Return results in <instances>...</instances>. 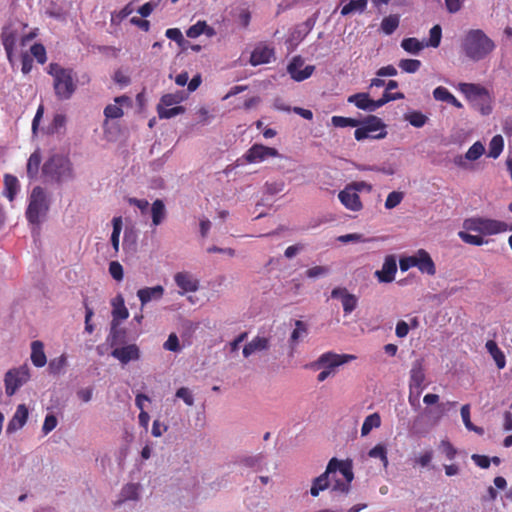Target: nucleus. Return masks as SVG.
I'll use <instances>...</instances> for the list:
<instances>
[{
    "mask_svg": "<svg viewBox=\"0 0 512 512\" xmlns=\"http://www.w3.org/2000/svg\"><path fill=\"white\" fill-rule=\"evenodd\" d=\"M47 72L53 78V89L57 99L59 101H67L71 98L77 89V81L73 69L52 62L48 65Z\"/></svg>",
    "mask_w": 512,
    "mask_h": 512,
    "instance_id": "obj_1",
    "label": "nucleus"
},
{
    "mask_svg": "<svg viewBox=\"0 0 512 512\" xmlns=\"http://www.w3.org/2000/svg\"><path fill=\"white\" fill-rule=\"evenodd\" d=\"M462 48L468 58L479 61L495 49V43L482 30L476 29L467 32Z\"/></svg>",
    "mask_w": 512,
    "mask_h": 512,
    "instance_id": "obj_2",
    "label": "nucleus"
},
{
    "mask_svg": "<svg viewBox=\"0 0 512 512\" xmlns=\"http://www.w3.org/2000/svg\"><path fill=\"white\" fill-rule=\"evenodd\" d=\"M42 173L52 178V180L57 183L69 181V179H72L74 176L69 158L60 155L51 156L42 165Z\"/></svg>",
    "mask_w": 512,
    "mask_h": 512,
    "instance_id": "obj_3",
    "label": "nucleus"
},
{
    "mask_svg": "<svg viewBox=\"0 0 512 512\" xmlns=\"http://www.w3.org/2000/svg\"><path fill=\"white\" fill-rule=\"evenodd\" d=\"M465 229L476 231L480 235L492 236L506 230H512L504 221L487 219L482 217H474L466 219L463 223Z\"/></svg>",
    "mask_w": 512,
    "mask_h": 512,
    "instance_id": "obj_4",
    "label": "nucleus"
},
{
    "mask_svg": "<svg viewBox=\"0 0 512 512\" xmlns=\"http://www.w3.org/2000/svg\"><path fill=\"white\" fill-rule=\"evenodd\" d=\"M354 138L357 141L364 140L366 138L383 139L387 133L384 130L385 126L382 120L376 115H368L359 126H355Z\"/></svg>",
    "mask_w": 512,
    "mask_h": 512,
    "instance_id": "obj_5",
    "label": "nucleus"
},
{
    "mask_svg": "<svg viewBox=\"0 0 512 512\" xmlns=\"http://www.w3.org/2000/svg\"><path fill=\"white\" fill-rule=\"evenodd\" d=\"M48 206L46 196L41 187H35L30 195L29 204L26 211V218L33 224L40 223V218L46 213Z\"/></svg>",
    "mask_w": 512,
    "mask_h": 512,
    "instance_id": "obj_6",
    "label": "nucleus"
},
{
    "mask_svg": "<svg viewBox=\"0 0 512 512\" xmlns=\"http://www.w3.org/2000/svg\"><path fill=\"white\" fill-rule=\"evenodd\" d=\"M353 359H355L353 354H323L317 361V365L324 368L317 377L318 381H325L329 375L334 373L336 367Z\"/></svg>",
    "mask_w": 512,
    "mask_h": 512,
    "instance_id": "obj_7",
    "label": "nucleus"
},
{
    "mask_svg": "<svg viewBox=\"0 0 512 512\" xmlns=\"http://www.w3.org/2000/svg\"><path fill=\"white\" fill-rule=\"evenodd\" d=\"M30 378L27 366H19L16 369L9 370L5 375L6 395L14 396L19 387L25 384Z\"/></svg>",
    "mask_w": 512,
    "mask_h": 512,
    "instance_id": "obj_8",
    "label": "nucleus"
},
{
    "mask_svg": "<svg viewBox=\"0 0 512 512\" xmlns=\"http://www.w3.org/2000/svg\"><path fill=\"white\" fill-rule=\"evenodd\" d=\"M108 342L112 352H139L135 344L128 343L126 330L120 328L119 325H111Z\"/></svg>",
    "mask_w": 512,
    "mask_h": 512,
    "instance_id": "obj_9",
    "label": "nucleus"
},
{
    "mask_svg": "<svg viewBox=\"0 0 512 512\" xmlns=\"http://www.w3.org/2000/svg\"><path fill=\"white\" fill-rule=\"evenodd\" d=\"M278 150L262 144H253L246 152L245 159L248 163H258L270 157H278Z\"/></svg>",
    "mask_w": 512,
    "mask_h": 512,
    "instance_id": "obj_10",
    "label": "nucleus"
},
{
    "mask_svg": "<svg viewBox=\"0 0 512 512\" xmlns=\"http://www.w3.org/2000/svg\"><path fill=\"white\" fill-rule=\"evenodd\" d=\"M335 463L336 461H329L322 475L313 480L312 486L310 488V493L312 496H318L321 491H324L330 486V476L333 472V466Z\"/></svg>",
    "mask_w": 512,
    "mask_h": 512,
    "instance_id": "obj_11",
    "label": "nucleus"
},
{
    "mask_svg": "<svg viewBox=\"0 0 512 512\" xmlns=\"http://www.w3.org/2000/svg\"><path fill=\"white\" fill-rule=\"evenodd\" d=\"M275 57V51L270 46L259 44L251 53L249 63L253 66L270 63Z\"/></svg>",
    "mask_w": 512,
    "mask_h": 512,
    "instance_id": "obj_12",
    "label": "nucleus"
},
{
    "mask_svg": "<svg viewBox=\"0 0 512 512\" xmlns=\"http://www.w3.org/2000/svg\"><path fill=\"white\" fill-rule=\"evenodd\" d=\"M397 273V262L394 255H388L384 259L382 269L376 271V277L380 282H392Z\"/></svg>",
    "mask_w": 512,
    "mask_h": 512,
    "instance_id": "obj_13",
    "label": "nucleus"
},
{
    "mask_svg": "<svg viewBox=\"0 0 512 512\" xmlns=\"http://www.w3.org/2000/svg\"><path fill=\"white\" fill-rule=\"evenodd\" d=\"M426 375L424 369V359H418L414 362L412 369L410 371V380H409V388L415 389L420 388L424 389Z\"/></svg>",
    "mask_w": 512,
    "mask_h": 512,
    "instance_id": "obj_14",
    "label": "nucleus"
},
{
    "mask_svg": "<svg viewBox=\"0 0 512 512\" xmlns=\"http://www.w3.org/2000/svg\"><path fill=\"white\" fill-rule=\"evenodd\" d=\"M174 281L177 287H180L181 295L198 290V280L188 272H178L174 275Z\"/></svg>",
    "mask_w": 512,
    "mask_h": 512,
    "instance_id": "obj_15",
    "label": "nucleus"
},
{
    "mask_svg": "<svg viewBox=\"0 0 512 512\" xmlns=\"http://www.w3.org/2000/svg\"><path fill=\"white\" fill-rule=\"evenodd\" d=\"M416 264L415 267L422 273H426L430 276L435 275L436 267L435 264L429 255L428 251L425 249H419L415 253Z\"/></svg>",
    "mask_w": 512,
    "mask_h": 512,
    "instance_id": "obj_16",
    "label": "nucleus"
},
{
    "mask_svg": "<svg viewBox=\"0 0 512 512\" xmlns=\"http://www.w3.org/2000/svg\"><path fill=\"white\" fill-rule=\"evenodd\" d=\"M338 197L341 203L350 211L358 212L363 207L359 195L349 187L340 191Z\"/></svg>",
    "mask_w": 512,
    "mask_h": 512,
    "instance_id": "obj_17",
    "label": "nucleus"
},
{
    "mask_svg": "<svg viewBox=\"0 0 512 512\" xmlns=\"http://www.w3.org/2000/svg\"><path fill=\"white\" fill-rule=\"evenodd\" d=\"M301 65L302 62L298 58H295L288 65V72L291 78L297 82H301L308 79L315 70V66L313 65H306L303 69H300Z\"/></svg>",
    "mask_w": 512,
    "mask_h": 512,
    "instance_id": "obj_18",
    "label": "nucleus"
},
{
    "mask_svg": "<svg viewBox=\"0 0 512 512\" xmlns=\"http://www.w3.org/2000/svg\"><path fill=\"white\" fill-rule=\"evenodd\" d=\"M329 461H336L331 475H336V472L339 471L343 476V480H345L343 488L345 490H351V482L354 478L351 462L338 460L337 458H332Z\"/></svg>",
    "mask_w": 512,
    "mask_h": 512,
    "instance_id": "obj_19",
    "label": "nucleus"
},
{
    "mask_svg": "<svg viewBox=\"0 0 512 512\" xmlns=\"http://www.w3.org/2000/svg\"><path fill=\"white\" fill-rule=\"evenodd\" d=\"M112 322L111 325H120L121 321L126 320L129 317V311L124 304V299L121 295H118L112 301Z\"/></svg>",
    "mask_w": 512,
    "mask_h": 512,
    "instance_id": "obj_20",
    "label": "nucleus"
},
{
    "mask_svg": "<svg viewBox=\"0 0 512 512\" xmlns=\"http://www.w3.org/2000/svg\"><path fill=\"white\" fill-rule=\"evenodd\" d=\"M28 418V409L24 404H20L16 408V412L7 426V432L12 433L22 428Z\"/></svg>",
    "mask_w": 512,
    "mask_h": 512,
    "instance_id": "obj_21",
    "label": "nucleus"
},
{
    "mask_svg": "<svg viewBox=\"0 0 512 512\" xmlns=\"http://www.w3.org/2000/svg\"><path fill=\"white\" fill-rule=\"evenodd\" d=\"M126 104L130 105L131 100L129 96L120 95L115 98V104H110L106 106L104 109V115L106 118L117 119L121 118L123 115V111L121 109V105Z\"/></svg>",
    "mask_w": 512,
    "mask_h": 512,
    "instance_id": "obj_22",
    "label": "nucleus"
},
{
    "mask_svg": "<svg viewBox=\"0 0 512 512\" xmlns=\"http://www.w3.org/2000/svg\"><path fill=\"white\" fill-rule=\"evenodd\" d=\"M165 290L160 284L157 286H152L151 288L140 289L137 292V296L141 301L142 306H145L148 302L152 300H160L163 298Z\"/></svg>",
    "mask_w": 512,
    "mask_h": 512,
    "instance_id": "obj_23",
    "label": "nucleus"
},
{
    "mask_svg": "<svg viewBox=\"0 0 512 512\" xmlns=\"http://www.w3.org/2000/svg\"><path fill=\"white\" fill-rule=\"evenodd\" d=\"M459 90L462 93H464L468 98H489L488 90L485 87L480 86L479 84L461 83L459 84Z\"/></svg>",
    "mask_w": 512,
    "mask_h": 512,
    "instance_id": "obj_24",
    "label": "nucleus"
},
{
    "mask_svg": "<svg viewBox=\"0 0 512 512\" xmlns=\"http://www.w3.org/2000/svg\"><path fill=\"white\" fill-rule=\"evenodd\" d=\"M348 103L355 105L358 109L372 112V98L366 92H359L348 97Z\"/></svg>",
    "mask_w": 512,
    "mask_h": 512,
    "instance_id": "obj_25",
    "label": "nucleus"
},
{
    "mask_svg": "<svg viewBox=\"0 0 512 512\" xmlns=\"http://www.w3.org/2000/svg\"><path fill=\"white\" fill-rule=\"evenodd\" d=\"M167 211L163 200L156 199L151 204V218L154 226L160 225L166 218Z\"/></svg>",
    "mask_w": 512,
    "mask_h": 512,
    "instance_id": "obj_26",
    "label": "nucleus"
},
{
    "mask_svg": "<svg viewBox=\"0 0 512 512\" xmlns=\"http://www.w3.org/2000/svg\"><path fill=\"white\" fill-rule=\"evenodd\" d=\"M1 37L7 58L10 62H12L17 44V33L13 31L3 32Z\"/></svg>",
    "mask_w": 512,
    "mask_h": 512,
    "instance_id": "obj_27",
    "label": "nucleus"
},
{
    "mask_svg": "<svg viewBox=\"0 0 512 512\" xmlns=\"http://www.w3.org/2000/svg\"><path fill=\"white\" fill-rule=\"evenodd\" d=\"M19 189V183L16 176L12 174H5L4 176V194L10 200L13 201L17 195Z\"/></svg>",
    "mask_w": 512,
    "mask_h": 512,
    "instance_id": "obj_28",
    "label": "nucleus"
},
{
    "mask_svg": "<svg viewBox=\"0 0 512 512\" xmlns=\"http://www.w3.org/2000/svg\"><path fill=\"white\" fill-rule=\"evenodd\" d=\"M381 425V417L378 412H374L365 417L362 427L361 435L367 436L373 429L379 428Z\"/></svg>",
    "mask_w": 512,
    "mask_h": 512,
    "instance_id": "obj_29",
    "label": "nucleus"
},
{
    "mask_svg": "<svg viewBox=\"0 0 512 512\" xmlns=\"http://www.w3.org/2000/svg\"><path fill=\"white\" fill-rule=\"evenodd\" d=\"M399 25H400V16L398 14H390L383 18V20L381 21L380 27H381V30L386 35H391L398 29Z\"/></svg>",
    "mask_w": 512,
    "mask_h": 512,
    "instance_id": "obj_30",
    "label": "nucleus"
},
{
    "mask_svg": "<svg viewBox=\"0 0 512 512\" xmlns=\"http://www.w3.org/2000/svg\"><path fill=\"white\" fill-rule=\"evenodd\" d=\"M400 45L403 47L405 52L410 54H418L426 47L424 42L415 37L402 39V43H400Z\"/></svg>",
    "mask_w": 512,
    "mask_h": 512,
    "instance_id": "obj_31",
    "label": "nucleus"
},
{
    "mask_svg": "<svg viewBox=\"0 0 512 512\" xmlns=\"http://www.w3.org/2000/svg\"><path fill=\"white\" fill-rule=\"evenodd\" d=\"M41 166V152L39 149L35 150L27 162V175L29 178H35Z\"/></svg>",
    "mask_w": 512,
    "mask_h": 512,
    "instance_id": "obj_32",
    "label": "nucleus"
},
{
    "mask_svg": "<svg viewBox=\"0 0 512 512\" xmlns=\"http://www.w3.org/2000/svg\"><path fill=\"white\" fill-rule=\"evenodd\" d=\"M269 348V340L264 336H256L251 342L245 345L243 352L264 351Z\"/></svg>",
    "mask_w": 512,
    "mask_h": 512,
    "instance_id": "obj_33",
    "label": "nucleus"
},
{
    "mask_svg": "<svg viewBox=\"0 0 512 512\" xmlns=\"http://www.w3.org/2000/svg\"><path fill=\"white\" fill-rule=\"evenodd\" d=\"M368 456L370 458L379 459L384 468H387L389 465L387 448L384 443H377V445L368 452Z\"/></svg>",
    "mask_w": 512,
    "mask_h": 512,
    "instance_id": "obj_34",
    "label": "nucleus"
},
{
    "mask_svg": "<svg viewBox=\"0 0 512 512\" xmlns=\"http://www.w3.org/2000/svg\"><path fill=\"white\" fill-rule=\"evenodd\" d=\"M368 0H350L348 4L342 7L341 14L343 16L349 15L352 12L362 13L366 10Z\"/></svg>",
    "mask_w": 512,
    "mask_h": 512,
    "instance_id": "obj_35",
    "label": "nucleus"
},
{
    "mask_svg": "<svg viewBox=\"0 0 512 512\" xmlns=\"http://www.w3.org/2000/svg\"><path fill=\"white\" fill-rule=\"evenodd\" d=\"M504 145L505 143L503 142L501 135L494 136L489 143L487 156L493 159H497L502 153Z\"/></svg>",
    "mask_w": 512,
    "mask_h": 512,
    "instance_id": "obj_36",
    "label": "nucleus"
},
{
    "mask_svg": "<svg viewBox=\"0 0 512 512\" xmlns=\"http://www.w3.org/2000/svg\"><path fill=\"white\" fill-rule=\"evenodd\" d=\"M405 120H407L413 127H424L426 122L429 120L427 115L423 114L420 111H412L404 115Z\"/></svg>",
    "mask_w": 512,
    "mask_h": 512,
    "instance_id": "obj_37",
    "label": "nucleus"
},
{
    "mask_svg": "<svg viewBox=\"0 0 512 512\" xmlns=\"http://www.w3.org/2000/svg\"><path fill=\"white\" fill-rule=\"evenodd\" d=\"M331 122L334 127H359L361 124L360 119L344 116H332Z\"/></svg>",
    "mask_w": 512,
    "mask_h": 512,
    "instance_id": "obj_38",
    "label": "nucleus"
},
{
    "mask_svg": "<svg viewBox=\"0 0 512 512\" xmlns=\"http://www.w3.org/2000/svg\"><path fill=\"white\" fill-rule=\"evenodd\" d=\"M462 421L465 425V427L470 430L474 431L478 434H483V429L480 427H477L473 424L470 418V406L469 405H463L460 410Z\"/></svg>",
    "mask_w": 512,
    "mask_h": 512,
    "instance_id": "obj_39",
    "label": "nucleus"
},
{
    "mask_svg": "<svg viewBox=\"0 0 512 512\" xmlns=\"http://www.w3.org/2000/svg\"><path fill=\"white\" fill-rule=\"evenodd\" d=\"M307 335V326L304 322L297 320L295 322V328L291 333L290 342L291 344H298L301 338Z\"/></svg>",
    "mask_w": 512,
    "mask_h": 512,
    "instance_id": "obj_40",
    "label": "nucleus"
},
{
    "mask_svg": "<svg viewBox=\"0 0 512 512\" xmlns=\"http://www.w3.org/2000/svg\"><path fill=\"white\" fill-rule=\"evenodd\" d=\"M113 231L111 235V243L116 252L119 251V237L121 236L122 219L121 217H115L112 221Z\"/></svg>",
    "mask_w": 512,
    "mask_h": 512,
    "instance_id": "obj_41",
    "label": "nucleus"
},
{
    "mask_svg": "<svg viewBox=\"0 0 512 512\" xmlns=\"http://www.w3.org/2000/svg\"><path fill=\"white\" fill-rule=\"evenodd\" d=\"M458 237L466 244L481 246L486 244L487 241L480 235H471L467 231H459Z\"/></svg>",
    "mask_w": 512,
    "mask_h": 512,
    "instance_id": "obj_42",
    "label": "nucleus"
},
{
    "mask_svg": "<svg viewBox=\"0 0 512 512\" xmlns=\"http://www.w3.org/2000/svg\"><path fill=\"white\" fill-rule=\"evenodd\" d=\"M442 38V28L440 25L433 26L429 31V39L425 43L426 47H438Z\"/></svg>",
    "mask_w": 512,
    "mask_h": 512,
    "instance_id": "obj_43",
    "label": "nucleus"
},
{
    "mask_svg": "<svg viewBox=\"0 0 512 512\" xmlns=\"http://www.w3.org/2000/svg\"><path fill=\"white\" fill-rule=\"evenodd\" d=\"M66 364H67V358H66L65 354H61L60 356L52 359L49 362L48 369H49L50 373L56 375V374H59L66 367Z\"/></svg>",
    "mask_w": 512,
    "mask_h": 512,
    "instance_id": "obj_44",
    "label": "nucleus"
},
{
    "mask_svg": "<svg viewBox=\"0 0 512 512\" xmlns=\"http://www.w3.org/2000/svg\"><path fill=\"white\" fill-rule=\"evenodd\" d=\"M157 112L160 118L169 119L171 117H174L178 114H182L185 112L184 107L182 106H176L172 108L162 107L161 105L157 106Z\"/></svg>",
    "mask_w": 512,
    "mask_h": 512,
    "instance_id": "obj_45",
    "label": "nucleus"
},
{
    "mask_svg": "<svg viewBox=\"0 0 512 512\" xmlns=\"http://www.w3.org/2000/svg\"><path fill=\"white\" fill-rule=\"evenodd\" d=\"M484 150L483 144L477 141L467 150L465 159L469 161H476L484 153Z\"/></svg>",
    "mask_w": 512,
    "mask_h": 512,
    "instance_id": "obj_46",
    "label": "nucleus"
},
{
    "mask_svg": "<svg viewBox=\"0 0 512 512\" xmlns=\"http://www.w3.org/2000/svg\"><path fill=\"white\" fill-rule=\"evenodd\" d=\"M403 192L393 191L388 194L384 206L387 210H392L394 207H398L403 201Z\"/></svg>",
    "mask_w": 512,
    "mask_h": 512,
    "instance_id": "obj_47",
    "label": "nucleus"
},
{
    "mask_svg": "<svg viewBox=\"0 0 512 512\" xmlns=\"http://www.w3.org/2000/svg\"><path fill=\"white\" fill-rule=\"evenodd\" d=\"M421 65H422L421 61L417 60V59H402L399 62V67L403 71L409 72V73L418 71L419 68L421 67Z\"/></svg>",
    "mask_w": 512,
    "mask_h": 512,
    "instance_id": "obj_48",
    "label": "nucleus"
},
{
    "mask_svg": "<svg viewBox=\"0 0 512 512\" xmlns=\"http://www.w3.org/2000/svg\"><path fill=\"white\" fill-rule=\"evenodd\" d=\"M357 304L358 298L355 295L351 293L345 294L342 303L345 315H349L357 307Z\"/></svg>",
    "mask_w": 512,
    "mask_h": 512,
    "instance_id": "obj_49",
    "label": "nucleus"
},
{
    "mask_svg": "<svg viewBox=\"0 0 512 512\" xmlns=\"http://www.w3.org/2000/svg\"><path fill=\"white\" fill-rule=\"evenodd\" d=\"M30 52L40 64H44L46 62V51L42 43H34L31 46Z\"/></svg>",
    "mask_w": 512,
    "mask_h": 512,
    "instance_id": "obj_50",
    "label": "nucleus"
},
{
    "mask_svg": "<svg viewBox=\"0 0 512 512\" xmlns=\"http://www.w3.org/2000/svg\"><path fill=\"white\" fill-rule=\"evenodd\" d=\"M176 398L182 399L184 403L188 406L194 405V397L192 392L187 387H180L176 390L175 393Z\"/></svg>",
    "mask_w": 512,
    "mask_h": 512,
    "instance_id": "obj_51",
    "label": "nucleus"
},
{
    "mask_svg": "<svg viewBox=\"0 0 512 512\" xmlns=\"http://www.w3.org/2000/svg\"><path fill=\"white\" fill-rule=\"evenodd\" d=\"M205 27V20H198L195 25L191 26L187 31L186 35L189 38H197L201 34H203Z\"/></svg>",
    "mask_w": 512,
    "mask_h": 512,
    "instance_id": "obj_52",
    "label": "nucleus"
},
{
    "mask_svg": "<svg viewBox=\"0 0 512 512\" xmlns=\"http://www.w3.org/2000/svg\"><path fill=\"white\" fill-rule=\"evenodd\" d=\"M424 389L420 388H409V396H408V402L409 404L414 408L420 407V396Z\"/></svg>",
    "mask_w": 512,
    "mask_h": 512,
    "instance_id": "obj_53",
    "label": "nucleus"
},
{
    "mask_svg": "<svg viewBox=\"0 0 512 512\" xmlns=\"http://www.w3.org/2000/svg\"><path fill=\"white\" fill-rule=\"evenodd\" d=\"M452 93L445 87L439 86L433 90V97L436 101H446L448 103Z\"/></svg>",
    "mask_w": 512,
    "mask_h": 512,
    "instance_id": "obj_54",
    "label": "nucleus"
},
{
    "mask_svg": "<svg viewBox=\"0 0 512 512\" xmlns=\"http://www.w3.org/2000/svg\"><path fill=\"white\" fill-rule=\"evenodd\" d=\"M57 426V418L53 414H47L44 418L42 431L44 434L51 432Z\"/></svg>",
    "mask_w": 512,
    "mask_h": 512,
    "instance_id": "obj_55",
    "label": "nucleus"
},
{
    "mask_svg": "<svg viewBox=\"0 0 512 512\" xmlns=\"http://www.w3.org/2000/svg\"><path fill=\"white\" fill-rule=\"evenodd\" d=\"M442 453L449 459L453 460L456 455V450L448 440H442L440 444Z\"/></svg>",
    "mask_w": 512,
    "mask_h": 512,
    "instance_id": "obj_56",
    "label": "nucleus"
},
{
    "mask_svg": "<svg viewBox=\"0 0 512 512\" xmlns=\"http://www.w3.org/2000/svg\"><path fill=\"white\" fill-rule=\"evenodd\" d=\"M331 485V492H341L344 494H348L349 490H345L343 488V485L345 484V480H341L335 477V475L330 476V484Z\"/></svg>",
    "mask_w": 512,
    "mask_h": 512,
    "instance_id": "obj_57",
    "label": "nucleus"
},
{
    "mask_svg": "<svg viewBox=\"0 0 512 512\" xmlns=\"http://www.w3.org/2000/svg\"><path fill=\"white\" fill-rule=\"evenodd\" d=\"M416 257L415 254L411 256H402L400 257V271L405 272L410 268L415 267Z\"/></svg>",
    "mask_w": 512,
    "mask_h": 512,
    "instance_id": "obj_58",
    "label": "nucleus"
},
{
    "mask_svg": "<svg viewBox=\"0 0 512 512\" xmlns=\"http://www.w3.org/2000/svg\"><path fill=\"white\" fill-rule=\"evenodd\" d=\"M329 272V269L325 266H315L306 270L305 274L308 278H317L324 276Z\"/></svg>",
    "mask_w": 512,
    "mask_h": 512,
    "instance_id": "obj_59",
    "label": "nucleus"
},
{
    "mask_svg": "<svg viewBox=\"0 0 512 512\" xmlns=\"http://www.w3.org/2000/svg\"><path fill=\"white\" fill-rule=\"evenodd\" d=\"M179 101V96L173 93L164 94L160 99V104L162 107H171L172 105L177 104Z\"/></svg>",
    "mask_w": 512,
    "mask_h": 512,
    "instance_id": "obj_60",
    "label": "nucleus"
},
{
    "mask_svg": "<svg viewBox=\"0 0 512 512\" xmlns=\"http://www.w3.org/2000/svg\"><path fill=\"white\" fill-rule=\"evenodd\" d=\"M84 307H85V329L87 332L92 333L93 326H92V318H93V308L89 306L87 301H84Z\"/></svg>",
    "mask_w": 512,
    "mask_h": 512,
    "instance_id": "obj_61",
    "label": "nucleus"
},
{
    "mask_svg": "<svg viewBox=\"0 0 512 512\" xmlns=\"http://www.w3.org/2000/svg\"><path fill=\"white\" fill-rule=\"evenodd\" d=\"M164 349L176 352L179 349V340L175 333H170L164 344Z\"/></svg>",
    "mask_w": 512,
    "mask_h": 512,
    "instance_id": "obj_62",
    "label": "nucleus"
},
{
    "mask_svg": "<svg viewBox=\"0 0 512 512\" xmlns=\"http://www.w3.org/2000/svg\"><path fill=\"white\" fill-rule=\"evenodd\" d=\"M109 272L111 276L118 281L123 278V269L119 262H111L109 265Z\"/></svg>",
    "mask_w": 512,
    "mask_h": 512,
    "instance_id": "obj_63",
    "label": "nucleus"
},
{
    "mask_svg": "<svg viewBox=\"0 0 512 512\" xmlns=\"http://www.w3.org/2000/svg\"><path fill=\"white\" fill-rule=\"evenodd\" d=\"M165 35H166L169 39H171V40H173V41H175V42H177V43H179V44H180V43L183 41V39H184V38H183V35H182V32H181L178 28H170V29H168V30L166 31Z\"/></svg>",
    "mask_w": 512,
    "mask_h": 512,
    "instance_id": "obj_64",
    "label": "nucleus"
}]
</instances>
